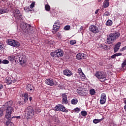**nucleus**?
<instances>
[{
	"label": "nucleus",
	"mask_w": 126,
	"mask_h": 126,
	"mask_svg": "<svg viewBox=\"0 0 126 126\" xmlns=\"http://www.w3.org/2000/svg\"><path fill=\"white\" fill-rule=\"evenodd\" d=\"M19 62H20V64L22 65L23 64L26 63L27 62V58H24V56H23L19 60Z\"/></svg>",
	"instance_id": "17"
},
{
	"label": "nucleus",
	"mask_w": 126,
	"mask_h": 126,
	"mask_svg": "<svg viewBox=\"0 0 126 126\" xmlns=\"http://www.w3.org/2000/svg\"><path fill=\"white\" fill-rule=\"evenodd\" d=\"M64 75H66V76H71L72 75V72L69 69H65L63 71Z\"/></svg>",
	"instance_id": "14"
},
{
	"label": "nucleus",
	"mask_w": 126,
	"mask_h": 126,
	"mask_svg": "<svg viewBox=\"0 0 126 126\" xmlns=\"http://www.w3.org/2000/svg\"><path fill=\"white\" fill-rule=\"evenodd\" d=\"M95 75L97 78L100 79V81H105V79H106V75L102 72L97 71L95 73Z\"/></svg>",
	"instance_id": "6"
},
{
	"label": "nucleus",
	"mask_w": 126,
	"mask_h": 126,
	"mask_svg": "<svg viewBox=\"0 0 126 126\" xmlns=\"http://www.w3.org/2000/svg\"><path fill=\"white\" fill-rule=\"evenodd\" d=\"M95 93H96V92H95V90L94 89L90 91V94H91V95H94Z\"/></svg>",
	"instance_id": "36"
},
{
	"label": "nucleus",
	"mask_w": 126,
	"mask_h": 126,
	"mask_svg": "<svg viewBox=\"0 0 126 126\" xmlns=\"http://www.w3.org/2000/svg\"><path fill=\"white\" fill-rule=\"evenodd\" d=\"M26 89L28 91H32V90H34V87H33V85L28 84L26 86Z\"/></svg>",
	"instance_id": "19"
},
{
	"label": "nucleus",
	"mask_w": 126,
	"mask_h": 126,
	"mask_svg": "<svg viewBox=\"0 0 126 126\" xmlns=\"http://www.w3.org/2000/svg\"><path fill=\"white\" fill-rule=\"evenodd\" d=\"M45 82L46 84L49 85V86H58V82L52 78L46 79Z\"/></svg>",
	"instance_id": "5"
},
{
	"label": "nucleus",
	"mask_w": 126,
	"mask_h": 126,
	"mask_svg": "<svg viewBox=\"0 0 126 126\" xmlns=\"http://www.w3.org/2000/svg\"><path fill=\"white\" fill-rule=\"evenodd\" d=\"M81 114L83 117H86V116H87V112L86 111H81Z\"/></svg>",
	"instance_id": "34"
},
{
	"label": "nucleus",
	"mask_w": 126,
	"mask_h": 126,
	"mask_svg": "<svg viewBox=\"0 0 126 126\" xmlns=\"http://www.w3.org/2000/svg\"><path fill=\"white\" fill-rule=\"evenodd\" d=\"M4 106L6 108L5 118L6 119H10V118H11L12 113L14 112V109H16V107L14 106L13 101L12 100L6 102Z\"/></svg>",
	"instance_id": "1"
},
{
	"label": "nucleus",
	"mask_w": 126,
	"mask_h": 126,
	"mask_svg": "<svg viewBox=\"0 0 126 126\" xmlns=\"http://www.w3.org/2000/svg\"><path fill=\"white\" fill-rule=\"evenodd\" d=\"M120 35L121 34H120L119 32L111 33V41H114V40H116V39H117V38L120 37Z\"/></svg>",
	"instance_id": "10"
},
{
	"label": "nucleus",
	"mask_w": 126,
	"mask_h": 126,
	"mask_svg": "<svg viewBox=\"0 0 126 126\" xmlns=\"http://www.w3.org/2000/svg\"><path fill=\"white\" fill-rule=\"evenodd\" d=\"M56 52L57 54V57H62L63 56V50L59 49L56 50Z\"/></svg>",
	"instance_id": "18"
},
{
	"label": "nucleus",
	"mask_w": 126,
	"mask_h": 126,
	"mask_svg": "<svg viewBox=\"0 0 126 126\" xmlns=\"http://www.w3.org/2000/svg\"><path fill=\"white\" fill-rule=\"evenodd\" d=\"M56 33L58 37H59V38H62V34H61L60 32H56Z\"/></svg>",
	"instance_id": "45"
},
{
	"label": "nucleus",
	"mask_w": 126,
	"mask_h": 126,
	"mask_svg": "<svg viewBox=\"0 0 126 126\" xmlns=\"http://www.w3.org/2000/svg\"><path fill=\"white\" fill-rule=\"evenodd\" d=\"M61 26V22H60V21L57 20L56 21L54 25H53V30L52 31L53 34H55L57 31H59V29H60V27Z\"/></svg>",
	"instance_id": "7"
},
{
	"label": "nucleus",
	"mask_w": 126,
	"mask_h": 126,
	"mask_svg": "<svg viewBox=\"0 0 126 126\" xmlns=\"http://www.w3.org/2000/svg\"><path fill=\"white\" fill-rule=\"evenodd\" d=\"M100 48H101V49H103V50H107V48H108V45L100 44Z\"/></svg>",
	"instance_id": "30"
},
{
	"label": "nucleus",
	"mask_w": 126,
	"mask_h": 126,
	"mask_svg": "<svg viewBox=\"0 0 126 126\" xmlns=\"http://www.w3.org/2000/svg\"><path fill=\"white\" fill-rule=\"evenodd\" d=\"M20 28L22 29L24 33H25V34L31 35L34 33L33 27L27 23H25L24 22L21 23L20 24Z\"/></svg>",
	"instance_id": "2"
},
{
	"label": "nucleus",
	"mask_w": 126,
	"mask_h": 126,
	"mask_svg": "<svg viewBox=\"0 0 126 126\" xmlns=\"http://www.w3.org/2000/svg\"><path fill=\"white\" fill-rule=\"evenodd\" d=\"M101 1H102V0H98V2H101Z\"/></svg>",
	"instance_id": "62"
},
{
	"label": "nucleus",
	"mask_w": 126,
	"mask_h": 126,
	"mask_svg": "<svg viewBox=\"0 0 126 126\" xmlns=\"http://www.w3.org/2000/svg\"><path fill=\"white\" fill-rule=\"evenodd\" d=\"M112 23H113V21H112V20H111V25H112Z\"/></svg>",
	"instance_id": "64"
},
{
	"label": "nucleus",
	"mask_w": 126,
	"mask_h": 126,
	"mask_svg": "<svg viewBox=\"0 0 126 126\" xmlns=\"http://www.w3.org/2000/svg\"><path fill=\"white\" fill-rule=\"evenodd\" d=\"M2 48H3V43L1 41H0V50H1Z\"/></svg>",
	"instance_id": "46"
},
{
	"label": "nucleus",
	"mask_w": 126,
	"mask_h": 126,
	"mask_svg": "<svg viewBox=\"0 0 126 126\" xmlns=\"http://www.w3.org/2000/svg\"><path fill=\"white\" fill-rule=\"evenodd\" d=\"M32 97H29V100H30V101H32Z\"/></svg>",
	"instance_id": "59"
},
{
	"label": "nucleus",
	"mask_w": 126,
	"mask_h": 126,
	"mask_svg": "<svg viewBox=\"0 0 126 126\" xmlns=\"http://www.w3.org/2000/svg\"><path fill=\"white\" fill-rule=\"evenodd\" d=\"M89 30L90 32H92V33H94V34L99 33V28L95 25L90 26Z\"/></svg>",
	"instance_id": "9"
},
{
	"label": "nucleus",
	"mask_w": 126,
	"mask_h": 126,
	"mask_svg": "<svg viewBox=\"0 0 126 126\" xmlns=\"http://www.w3.org/2000/svg\"><path fill=\"white\" fill-rule=\"evenodd\" d=\"M104 15L105 16H109V15H110V12H105L104 13Z\"/></svg>",
	"instance_id": "51"
},
{
	"label": "nucleus",
	"mask_w": 126,
	"mask_h": 126,
	"mask_svg": "<svg viewBox=\"0 0 126 126\" xmlns=\"http://www.w3.org/2000/svg\"><path fill=\"white\" fill-rule=\"evenodd\" d=\"M126 46L123 47L121 49H120V52H124V51H126Z\"/></svg>",
	"instance_id": "49"
},
{
	"label": "nucleus",
	"mask_w": 126,
	"mask_h": 126,
	"mask_svg": "<svg viewBox=\"0 0 126 126\" xmlns=\"http://www.w3.org/2000/svg\"><path fill=\"white\" fill-rule=\"evenodd\" d=\"M23 97H24L25 103H26V102L28 101V94L25 93L24 94H23Z\"/></svg>",
	"instance_id": "22"
},
{
	"label": "nucleus",
	"mask_w": 126,
	"mask_h": 126,
	"mask_svg": "<svg viewBox=\"0 0 126 126\" xmlns=\"http://www.w3.org/2000/svg\"><path fill=\"white\" fill-rule=\"evenodd\" d=\"M77 92L81 96H84V92H83V91H81V90H80L79 89H77Z\"/></svg>",
	"instance_id": "29"
},
{
	"label": "nucleus",
	"mask_w": 126,
	"mask_h": 126,
	"mask_svg": "<svg viewBox=\"0 0 126 126\" xmlns=\"http://www.w3.org/2000/svg\"><path fill=\"white\" fill-rule=\"evenodd\" d=\"M78 102V100L76 98H73L71 100V103L72 105H76Z\"/></svg>",
	"instance_id": "28"
},
{
	"label": "nucleus",
	"mask_w": 126,
	"mask_h": 126,
	"mask_svg": "<svg viewBox=\"0 0 126 126\" xmlns=\"http://www.w3.org/2000/svg\"><path fill=\"white\" fill-rule=\"evenodd\" d=\"M45 8L47 11H49L50 9H51V7H50V5H49V4L45 5Z\"/></svg>",
	"instance_id": "35"
},
{
	"label": "nucleus",
	"mask_w": 126,
	"mask_h": 126,
	"mask_svg": "<svg viewBox=\"0 0 126 126\" xmlns=\"http://www.w3.org/2000/svg\"><path fill=\"white\" fill-rule=\"evenodd\" d=\"M15 12L16 14H19L20 13V11L18 9H16Z\"/></svg>",
	"instance_id": "52"
},
{
	"label": "nucleus",
	"mask_w": 126,
	"mask_h": 126,
	"mask_svg": "<svg viewBox=\"0 0 126 126\" xmlns=\"http://www.w3.org/2000/svg\"><path fill=\"white\" fill-rule=\"evenodd\" d=\"M2 88H3V86H2L1 84H0V91L2 89Z\"/></svg>",
	"instance_id": "54"
},
{
	"label": "nucleus",
	"mask_w": 126,
	"mask_h": 126,
	"mask_svg": "<svg viewBox=\"0 0 126 126\" xmlns=\"http://www.w3.org/2000/svg\"><path fill=\"white\" fill-rule=\"evenodd\" d=\"M6 12V10L4 9H0V14H2V13H5Z\"/></svg>",
	"instance_id": "39"
},
{
	"label": "nucleus",
	"mask_w": 126,
	"mask_h": 126,
	"mask_svg": "<svg viewBox=\"0 0 126 126\" xmlns=\"http://www.w3.org/2000/svg\"><path fill=\"white\" fill-rule=\"evenodd\" d=\"M15 62H19V60L21 59L23 55L21 53H17L14 55Z\"/></svg>",
	"instance_id": "15"
},
{
	"label": "nucleus",
	"mask_w": 126,
	"mask_h": 126,
	"mask_svg": "<svg viewBox=\"0 0 126 126\" xmlns=\"http://www.w3.org/2000/svg\"><path fill=\"white\" fill-rule=\"evenodd\" d=\"M7 44L12 47H15V48H18L19 46H20V43H19V42L12 39H8L7 40Z\"/></svg>",
	"instance_id": "4"
},
{
	"label": "nucleus",
	"mask_w": 126,
	"mask_h": 126,
	"mask_svg": "<svg viewBox=\"0 0 126 126\" xmlns=\"http://www.w3.org/2000/svg\"><path fill=\"white\" fill-rule=\"evenodd\" d=\"M54 43V41L53 40H47L46 41V43L48 44V45H53Z\"/></svg>",
	"instance_id": "32"
},
{
	"label": "nucleus",
	"mask_w": 126,
	"mask_h": 126,
	"mask_svg": "<svg viewBox=\"0 0 126 126\" xmlns=\"http://www.w3.org/2000/svg\"><path fill=\"white\" fill-rule=\"evenodd\" d=\"M6 126H14V123L10 120H8L6 122Z\"/></svg>",
	"instance_id": "23"
},
{
	"label": "nucleus",
	"mask_w": 126,
	"mask_h": 126,
	"mask_svg": "<svg viewBox=\"0 0 126 126\" xmlns=\"http://www.w3.org/2000/svg\"><path fill=\"white\" fill-rule=\"evenodd\" d=\"M99 10H100V9H97L95 12V14H97L98 12H99Z\"/></svg>",
	"instance_id": "55"
},
{
	"label": "nucleus",
	"mask_w": 126,
	"mask_h": 126,
	"mask_svg": "<svg viewBox=\"0 0 126 126\" xmlns=\"http://www.w3.org/2000/svg\"><path fill=\"white\" fill-rule=\"evenodd\" d=\"M70 29V26H66L64 27V30H69Z\"/></svg>",
	"instance_id": "41"
},
{
	"label": "nucleus",
	"mask_w": 126,
	"mask_h": 126,
	"mask_svg": "<svg viewBox=\"0 0 126 126\" xmlns=\"http://www.w3.org/2000/svg\"><path fill=\"white\" fill-rule=\"evenodd\" d=\"M106 43L107 44H108V45H110L111 44V38H107L106 40Z\"/></svg>",
	"instance_id": "40"
},
{
	"label": "nucleus",
	"mask_w": 126,
	"mask_h": 126,
	"mask_svg": "<svg viewBox=\"0 0 126 126\" xmlns=\"http://www.w3.org/2000/svg\"><path fill=\"white\" fill-rule=\"evenodd\" d=\"M2 63H3V64H8V63H9V61H8V60H7L5 59L2 61Z\"/></svg>",
	"instance_id": "33"
},
{
	"label": "nucleus",
	"mask_w": 126,
	"mask_h": 126,
	"mask_svg": "<svg viewBox=\"0 0 126 126\" xmlns=\"http://www.w3.org/2000/svg\"><path fill=\"white\" fill-rule=\"evenodd\" d=\"M26 9H27V10H28V11H30V8H27Z\"/></svg>",
	"instance_id": "60"
},
{
	"label": "nucleus",
	"mask_w": 126,
	"mask_h": 126,
	"mask_svg": "<svg viewBox=\"0 0 126 126\" xmlns=\"http://www.w3.org/2000/svg\"><path fill=\"white\" fill-rule=\"evenodd\" d=\"M35 6V2H32L30 5V8H33Z\"/></svg>",
	"instance_id": "44"
},
{
	"label": "nucleus",
	"mask_w": 126,
	"mask_h": 126,
	"mask_svg": "<svg viewBox=\"0 0 126 126\" xmlns=\"http://www.w3.org/2000/svg\"><path fill=\"white\" fill-rule=\"evenodd\" d=\"M80 76L82 79V80H84V79H85V75L84 74V73H81L80 74Z\"/></svg>",
	"instance_id": "31"
},
{
	"label": "nucleus",
	"mask_w": 126,
	"mask_h": 126,
	"mask_svg": "<svg viewBox=\"0 0 126 126\" xmlns=\"http://www.w3.org/2000/svg\"><path fill=\"white\" fill-rule=\"evenodd\" d=\"M106 25H107V26H110V25H111V20H108L106 22Z\"/></svg>",
	"instance_id": "43"
},
{
	"label": "nucleus",
	"mask_w": 126,
	"mask_h": 126,
	"mask_svg": "<svg viewBox=\"0 0 126 126\" xmlns=\"http://www.w3.org/2000/svg\"><path fill=\"white\" fill-rule=\"evenodd\" d=\"M12 118H15V119H20V116H15Z\"/></svg>",
	"instance_id": "57"
},
{
	"label": "nucleus",
	"mask_w": 126,
	"mask_h": 126,
	"mask_svg": "<svg viewBox=\"0 0 126 126\" xmlns=\"http://www.w3.org/2000/svg\"><path fill=\"white\" fill-rule=\"evenodd\" d=\"M74 111L76 113H79V112H80V109H79L78 107H77L74 109Z\"/></svg>",
	"instance_id": "42"
},
{
	"label": "nucleus",
	"mask_w": 126,
	"mask_h": 126,
	"mask_svg": "<svg viewBox=\"0 0 126 126\" xmlns=\"http://www.w3.org/2000/svg\"><path fill=\"white\" fill-rule=\"evenodd\" d=\"M76 58L78 61H81V60H84V59H86V55L84 53H78L76 56Z\"/></svg>",
	"instance_id": "11"
},
{
	"label": "nucleus",
	"mask_w": 126,
	"mask_h": 126,
	"mask_svg": "<svg viewBox=\"0 0 126 126\" xmlns=\"http://www.w3.org/2000/svg\"><path fill=\"white\" fill-rule=\"evenodd\" d=\"M83 73V72H82V69H81V68H79L78 70V73H79V74L80 75V74Z\"/></svg>",
	"instance_id": "47"
},
{
	"label": "nucleus",
	"mask_w": 126,
	"mask_h": 126,
	"mask_svg": "<svg viewBox=\"0 0 126 126\" xmlns=\"http://www.w3.org/2000/svg\"><path fill=\"white\" fill-rule=\"evenodd\" d=\"M55 110L58 111V112H64V113H67L68 111L65 109V107H64L62 104H58L55 106Z\"/></svg>",
	"instance_id": "8"
},
{
	"label": "nucleus",
	"mask_w": 126,
	"mask_h": 126,
	"mask_svg": "<svg viewBox=\"0 0 126 126\" xmlns=\"http://www.w3.org/2000/svg\"><path fill=\"white\" fill-rule=\"evenodd\" d=\"M3 115V111L2 110H0V117H2Z\"/></svg>",
	"instance_id": "48"
},
{
	"label": "nucleus",
	"mask_w": 126,
	"mask_h": 126,
	"mask_svg": "<svg viewBox=\"0 0 126 126\" xmlns=\"http://www.w3.org/2000/svg\"><path fill=\"white\" fill-rule=\"evenodd\" d=\"M109 6V0H105L103 2L102 7L103 8H106Z\"/></svg>",
	"instance_id": "20"
},
{
	"label": "nucleus",
	"mask_w": 126,
	"mask_h": 126,
	"mask_svg": "<svg viewBox=\"0 0 126 126\" xmlns=\"http://www.w3.org/2000/svg\"><path fill=\"white\" fill-rule=\"evenodd\" d=\"M104 120V118L101 119H94L93 120L94 124H98L99 123H100V122H102Z\"/></svg>",
	"instance_id": "27"
},
{
	"label": "nucleus",
	"mask_w": 126,
	"mask_h": 126,
	"mask_svg": "<svg viewBox=\"0 0 126 126\" xmlns=\"http://www.w3.org/2000/svg\"><path fill=\"white\" fill-rule=\"evenodd\" d=\"M1 63H2V61L1 59H0V64H1Z\"/></svg>",
	"instance_id": "61"
},
{
	"label": "nucleus",
	"mask_w": 126,
	"mask_h": 126,
	"mask_svg": "<svg viewBox=\"0 0 126 126\" xmlns=\"http://www.w3.org/2000/svg\"><path fill=\"white\" fill-rule=\"evenodd\" d=\"M124 103H125V105H126V100H125Z\"/></svg>",
	"instance_id": "63"
},
{
	"label": "nucleus",
	"mask_w": 126,
	"mask_h": 126,
	"mask_svg": "<svg viewBox=\"0 0 126 126\" xmlns=\"http://www.w3.org/2000/svg\"><path fill=\"white\" fill-rule=\"evenodd\" d=\"M36 112H38V113H40V112H41V110H40V109H37V110H36Z\"/></svg>",
	"instance_id": "58"
},
{
	"label": "nucleus",
	"mask_w": 126,
	"mask_h": 126,
	"mask_svg": "<svg viewBox=\"0 0 126 126\" xmlns=\"http://www.w3.org/2000/svg\"><path fill=\"white\" fill-rule=\"evenodd\" d=\"M52 120L53 121H55V122H57V116H54L52 117Z\"/></svg>",
	"instance_id": "50"
},
{
	"label": "nucleus",
	"mask_w": 126,
	"mask_h": 126,
	"mask_svg": "<svg viewBox=\"0 0 126 126\" xmlns=\"http://www.w3.org/2000/svg\"><path fill=\"white\" fill-rule=\"evenodd\" d=\"M126 65V59L123 61L122 63V68H124L125 66Z\"/></svg>",
	"instance_id": "37"
},
{
	"label": "nucleus",
	"mask_w": 126,
	"mask_h": 126,
	"mask_svg": "<svg viewBox=\"0 0 126 126\" xmlns=\"http://www.w3.org/2000/svg\"><path fill=\"white\" fill-rule=\"evenodd\" d=\"M106 99H107V97L106 96V94H101L100 100V104L101 105H103V104H105V103H106Z\"/></svg>",
	"instance_id": "12"
},
{
	"label": "nucleus",
	"mask_w": 126,
	"mask_h": 126,
	"mask_svg": "<svg viewBox=\"0 0 126 126\" xmlns=\"http://www.w3.org/2000/svg\"><path fill=\"white\" fill-rule=\"evenodd\" d=\"M111 126H117V124L114 123H111Z\"/></svg>",
	"instance_id": "53"
},
{
	"label": "nucleus",
	"mask_w": 126,
	"mask_h": 126,
	"mask_svg": "<svg viewBox=\"0 0 126 126\" xmlns=\"http://www.w3.org/2000/svg\"><path fill=\"white\" fill-rule=\"evenodd\" d=\"M15 82H16V79H14L13 81L12 80V83H15Z\"/></svg>",
	"instance_id": "56"
},
{
	"label": "nucleus",
	"mask_w": 126,
	"mask_h": 126,
	"mask_svg": "<svg viewBox=\"0 0 126 126\" xmlns=\"http://www.w3.org/2000/svg\"><path fill=\"white\" fill-rule=\"evenodd\" d=\"M62 102L63 104H67L68 101H67V95L65 94H62Z\"/></svg>",
	"instance_id": "13"
},
{
	"label": "nucleus",
	"mask_w": 126,
	"mask_h": 126,
	"mask_svg": "<svg viewBox=\"0 0 126 126\" xmlns=\"http://www.w3.org/2000/svg\"><path fill=\"white\" fill-rule=\"evenodd\" d=\"M6 82L7 84H11V83H12V80L10 77H6Z\"/></svg>",
	"instance_id": "26"
},
{
	"label": "nucleus",
	"mask_w": 126,
	"mask_h": 126,
	"mask_svg": "<svg viewBox=\"0 0 126 126\" xmlns=\"http://www.w3.org/2000/svg\"><path fill=\"white\" fill-rule=\"evenodd\" d=\"M70 45H75L76 44V40H72L70 41Z\"/></svg>",
	"instance_id": "38"
},
{
	"label": "nucleus",
	"mask_w": 126,
	"mask_h": 126,
	"mask_svg": "<svg viewBox=\"0 0 126 126\" xmlns=\"http://www.w3.org/2000/svg\"><path fill=\"white\" fill-rule=\"evenodd\" d=\"M123 54L121 52L118 53H116L114 54L113 55L111 56V59H116V57H119L120 56H122Z\"/></svg>",
	"instance_id": "24"
},
{
	"label": "nucleus",
	"mask_w": 126,
	"mask_h": 126,
	"mask_svg": "<svg viewBox=\"0 0 126 126\" xmlns=\"http://www.w3.org/2000/svg\"><path fill=\"white\" fill-rule=\"evenodd\" d=\"M121 43L120 42H118L115 46V47L114 48V53H117L120 50V47H121Z\"/></svg>",
	"instance_id": "16"
},
{
	"label": "nucleus",
	"mask_w": 126,
	"mask_h": 126,
	"mask_svg": "<svg viewBox=\"0 0 126 126\" xmlns=\"http://www.w3.org/2000/svg\"><path fill=\"white\" fill-rule=\"evenodd\" d=\"M7 59L8 61H10V62L15 61V56H14V55H11L7 58Z\"/></svg>",
	"instance_id": "25"
},
{
	"label": "nucleus",
	"mask_w": 126,
	"mask_h": 126,
	"mask_svg": "<svg viewBox=\"0 0 126 126\" xmlns=\"http://www.w3.org/2000/svg\"><path fill=\"white\" fill-rule=\"evenodd\" d=\"M34 108L32 107L29 106L26 109V115H27L28 119H32L34 117Z\"/></svg>",
	"instance_id": "3"
},
{
	"label": "nucleus",
	"mask_w": 126,
	"mask_h": 126,
	"mask_svg": "<svg viewBox=\"0 0 126 126\" xmlns=\"http://www.w3.org/2000/svg\"><path fill=\"white\" fill-rule=\"evenodd\" d=\"M50 56H51L52 58H58L57 50H55L53 52H51L50 53Z\"/></svg>",
	"instance_id": "21"
}]
</instances>
